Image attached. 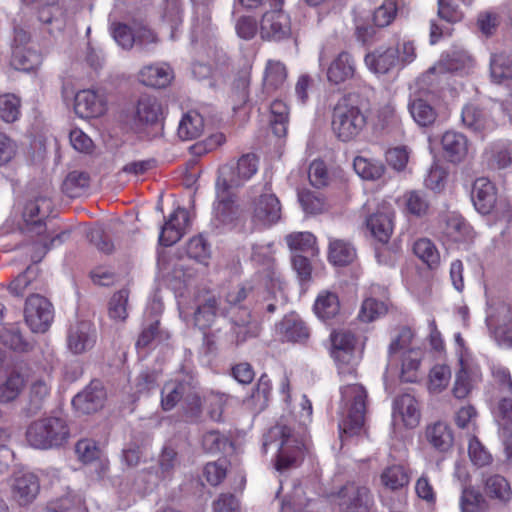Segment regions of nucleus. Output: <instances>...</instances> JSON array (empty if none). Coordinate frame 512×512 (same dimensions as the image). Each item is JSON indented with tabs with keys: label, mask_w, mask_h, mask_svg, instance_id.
Segmentation results:
<instances>
[{
	"label": "nucleus",
	"mask_w": 512,
	"mask_h": 512,
	"mask_svg": "<svg viewBox=\"0 0 512 512\" xmlns=\"http://www.w3.org/2000/svg\"><path fill=\"white\" fill-rule=\"evenodd\" d=\"M303 443L286 425L276 424L263 436V449H277L275 468L283 472L298 466L303 456Z\"/></svg>",
	"instance_id": "obj_1"
},
{
	"label": "nucleus",
	"mask_w": 512,
	"mask_h": 512,
	"mask_svg": "<svg viewBox=\"0 0 512 512\" xmlns=\"http://www.w3.org/2000/svg\"><path fill=\"white\" fill-rule=\"evenodd\" d=\"M341 392L340 433L353 436L360 433L364 426L366 413L367 391L361 384H347Z\"/></svg>",
	"instance_id": "obj_2"
},
{
	"label": "nucleus",
	"mask_w": 512,
	"mask_h": 512,
	"mask_svg": "<svg viewBox=\"0 0 512 512\" xmlns=\"http://www.w3.org/2000/svg\"><path fill=\"white\" fill-rule=\"evenodd\" d=\"M367 124V117L352 96L340 99L332 113L331 127L342 142H349L360 135Z\"/></svg>",
	"instance_id": "obj_3"
},
{
	"label": "nucleus",
	"mask_w": 512,
	"mask_h": 512,
	"mask_svg": "<svg viewBox=\"0 0 512 512\" xmlns=\"http://www.w3.org/2000/svg\"><path fill=\"white\" fill-rule=\"evenodd\" d=\"M70 438L67 421L61 417H43L30 423L26 440L36 449L47 450L64 445Z\"/></svg>",
	"instance_id": "obj_4"
},
{
	"label": "nucleus",
	"mask_w": 512,
	"mask_h": 512,
	"mask_svg": "<svg viewBox=\"0 0 512 512\" xmlns=\"http://www.w3.org/2000/svg\"><path fill=\"white\" fill-rule=\"evenodd\" d=\"M331 356L336 362L338 373L343 378H355L357 359L355 356L356 339L348 330H334L330 334Z\"/></svg>",
	"instance_id": "obj_5"
},
{
	"label": "nucleus",
	"mask_w": 512,
	"mask_h": 512,
	"mask_svg": "<svg viewBox=\"0 0 512 512\" xmlns=\"http://www.w3.org/2000/svg\"><path fill=\"white\" fill-rule=\"evenodd\" d=\"M258 170V158L253 153L242 155L236 164L228 163L219 167L216 181L233 189L241 187Z\"/></svg>",
	"instance_id": "obj_6"
},
{
	"label": "nucleus",
	"mask_w": 512,
	"mask_h": 512,
	"mask_svg": "<svg viewBox=\"0 0 512 512\" xmlns=\"http://www.w3.org/2000/svg\"><path fill=\"white\" fill-rule=\"evenodd\" d=\"M340 512H370L374 505L371 490L357 482H348L336 495Z\"/></svg>",
	"instance_id": "obj_7"
},
{
	"label": "nucleus",
	"mask_w": 512,
	"mask_h": 512,
	"mask_svg": "<svg viewBox=\"0 0 512 512\" xmlns=\"http://www.w3.org/2000/svg\"><path fill=\"white\" fill-rule=\"evenodd\" d=\"M24 316L33 332L44 333L53 321V306L45 297L31 295L26 300Z\"/></svg>",
	"instance_id": "obj_8"
},
{
	"label": "nucleus",
	"mask_w": 512,
	"mask_h": 512,
	"mask_svg": "<svg viewBox=\"0 0 512 512\" xmlns=\"http://www.w3.org/2000/svg\"><path fill=\"white\" fill-rule=\"evenodd\" d=\"M260 36L266 41H282L291 36L289 16L280 8L264 13L260 22Z\"/></svg>",
	"instance_id": "obj_9"
},
{
	"label": "nucleus",
	"mask_w": 512,
	"mask_h": 512,
	"mask_svg": "<svg viewBox=\"0 0 512 512\" xmlns=\"http://www.w3.org/2000/svg\"><path fill=\"white\" fill-rule=\"evenodd\" d=\"M52 210L53 202L47 195H39L34 200H30L23 213L27 232L38 236L44 234L46 227L43 220L51 214Z\"/></svg>",
	"instance_id": "obj_10"
},
{
	"label": "nucleus",
	"mask_w": 512,
	"mask_h": 512,
	"mask_svg": "<svg viewBox=\"0 0 512 512\" xmlns=\"http://www.w3.org/2000/svg\"><path fill=\"white\" fill-rule=\"evenodd\" d=\"M163 112L157 98L150 95H142L135 106L133 123L137 131L147 127H160Z\"/></svg>",
	"instance_id": "obj_11"
},
{
	"label": "nucleus",
	"mask_w": 512,
	"mask_h": 512,
	"mask_svg": "<svg viewBox=\"0 0 512 512\" xmlns=\"http://www.w3.org/2000/svg\"><path fill=\"white\" fill-rule=\"evenodd\" d=\"M269 190V189H266ZM281 218V203L271 192H264L252 203V220L263 226H271Z\"/></svg>",
	"instance_id": "obj_12"
},
{
	"label": "nucleus",
	"mask_w": 512,
	"mask_h": 512,
	"mask_svg": "<svg viewBox=\"0 0 512 512\" xmlns=\"http://www.w3.org/2000/svg\"><path fill=\"white\" fill-rule=\"evenodd\" d=\"M233 188L215 182L216 201L213 207L214 217L221 224H231L239 217V206Z\"/></svg>",
	"instance_id": "obj_13"
},
{
	"label": "nucleus",
	"mask_w": 512,
	"mask_h": 512,
	"mask_svg": "<svg viewBox=\"0 0 512 512\" xmlns=\"http://www.w3.org/2000/svg\"><path fill=\"white\" fill-rule=\"evenodd\" d=\"M106 400V391L99 380H93L81 392L74 396L73 407L82 414H91L100 410Z\"/></svg>",
	"instance_id": "obj_14"
},
{
	"label": "nucleus",
	"mask_w": 512,
	"mask_h": 512,
	"mask_svg": "<svg viewBox=\"0 0 512 512\" xmlns=\"http://www.w3.org/2000/svg\"><path fill=\"white\" fill-rule=\"evenodd\" d=\"M408 110L413 120L421 127L432 125L438 113L433 103V95L428 91H423L411 96L408 103Z\"/></svg>",
	"instance_id": "obj_15"
},
{
	"label": "nucleus",
	"mask_w": 512,
	"mask_h": 512,
	"mask_svg": "<svg viewBox=\"0 0 512 512\" xmlns=\"http://www.w3.org/2000/svg\"><path fill=\"white\" fill-rule=\"evenodd\" d=\"M189 223L188 211L178 207L161 227L159 244L169 247L177 243L185 234Z\"/></svg>",
	"instance_id": "obj_16"
},
{
	"label": "nucleus",
	"mask_w": 512,
	"mask_h": 512,
	"mask_svg": "<svg viewBox=\"0 0 512 512\" xmlns=\"http://www.w3.org/2000/svg\"><path fill=\"white\" fill-rule=\"evenodd\" d=\"M231 324V341L236 345L242 344L250 338L258 336L260 328L256 321L252 320L247 309H239L236 312H228Z\"/></svg>",
	"instance_id": "obj_17"
},
{
	"label": "nucleus",
	"mask_w": 512,
	"mask_h": 512,
	"mask_svg": "<svg viewBox=\"0 0 512 512\" xmlns=\"http://www.w3.org/2000/svg\"><path fill=\"white\" fill-rule=\"evenodd\" d=\"M494 416L499 426L506 458L512 462V398L503 397L498 402Z\"/></svg>",
	"instance_id": "obj_18"
},
{
	"label": "nucleus",
	"mask_w": 512,
	"mask_h": 512,
	"mask_svg": "<svg viewBox=\"0 0 512 512\" xmlns=\"http://www.w3.org/2000/svg\"><path fill=\"white\" fill-rule=\"evenodd\" d=\"M97 338L96 329L89 321H80L71 326L67 343L69 350L74 354H81L91 349Z\"/></svg>",
	"instance_id": "obj_19"
},
{
	"label": "nucleus",
	"mask_w": 512,
	"mask_h": 512,
	"mask_svg": "<svg viewBox=\"0 0 512 512\" xmlns=\"http://www.w3.org/2000/svg\"><path fill=\"white\" fill-rule=\"evenodd\" d=\"M512 323V304L503 295L487 292L486 324L489 329Z\"/></svg>",
	"instance_id": "obj_20"
},
{
	"label": "nucleus",
	"mask_w": 512,
	"mask_h": 512,
	"mask_svg": "<svg viewBox=\"0 0 512 512\" xmlns=\"http://www.w3.org/2000/svg\"><path fill=\"white\" fill-rule=\"evenodd\" d=\"M39 490L38 478L32 473H27L15 477L11 485V496L19 506L25 507L36 499Z\"/></svg>",
	"instance_id": "obj_21"
},
{
	"label": "nucleus",
	"mask_w": 512,
	"mask_h": 512,
	"mask_svg": "<svg viewBox=\"0 0 512 512\" xmlns=\"http://www.w3.org/2000/svg\"><path fill=\"white\" fill-rule=\"evenodd\" d=\"M471 199L479 213L489 214L496 203V189L493 183L485 177L476 179L472 187Z\"/></svg>",
	"instance_id": "obj_22"
},
{
	"label": "nucleus",
	"mask_w": 512,
	"mask_h": 512,
	"mask_svg": "<svg viewBox=\"0 0 512 512\" xmlns=\"http://www.w3.org/2000/svg\"><path fill=\"white\" fill-rule=\"evenodd\" d=\"M74 110L81 118H95L104 113L105 105L102 98L93 90L86 89L75 95Z\"/></svg>",
	"instance_id": "obj_23"
},
{
	"label": "nucleus",
	"mask_w": 512,
	"mask_h": 512,
	"mask_svg": "<svg viewBox=\"0 0 512 512\" xmlns=\"http://www.w3.org/2000/svg\"><path fill=\"white\" fill-rule=\"evenodd\" d=\"M219 308L218 298L212 293L197 297V307L193 315L194 325L205 330L214 323Z\"/></svg>",
	"instance_id": "obj_24"
},
{
	"label": "nucleus",
	"mask_w": 512,
	"mask_h": 512,
	"mask_svg": "<svg viewBox=\"0 0 512 512\" xmlns=\"http://www.w3.org/2000/svg\"><path fill=\"white\" fill-rule=\"evenodd\" d=\"M37 18L42 29L49 34L61 32L66 25V11L57 3H49L38 9Z\"/></svg>",
	"instance_id": "obj_25"
},
{
	"label": "nucleus",
	"mask_w": 512,
	"mask_h": 512,
	"mask_svg": "<svg viewBox=\"0 0 512 512\" xmlns=\"http://www.w3.org/2000/svg\"><path fill=\"white\" fill-rule=\"evenodd\" d=\"M192 376L181 380L166 382L161 390V406L164 411H170L184 400L185 395L193 381Z\"/></svg>",
	"instance_id": "obj_26"
},
{
	"label": "nucleus",
	"mask_w": 512,
	"mask_h": 512,
	"mask_svg": "<svg viewBox=\"0 0 512 512\" xmlns=\"http://www.w3.org/2000/svg\"><path fill=\"white\" fill-rule=\"evenodd\" d=\"M366 225L374 238L379 242L386 243L393 231L391 211L385 207L377 210L375 213L367 216Z\"/></svg>",
	"instance_id": "obj_27"
},
{
	"label": "nucleus",
	"mask_w": 512,
	"mask_h": 512,
	"mask_svg": "<svg viewBox=\"0 0 512 512\" xmlns=\"http://www.w3.org/2000/svg\"><path fill=\"white\" fill-rule=\"evenodd\" d=\"M173 77V70L166 63L148 65L139 72L140 82L154 88H165Z\"/></svg>",
	"instance_id": "obj_28"
},
{
	"label": "nucleus",
	"mask_w": 512,
	"mask_h": 512,
	"mask_svg": "<svg viewBox=\"0 0 512 512\" xmlns=\"http://www.w3.org/2000/svg\"><path fill=\"white\" fill-rule=\"evenodd\" d=\"M442 149L449 161L461 162L468 153V140L465 135L456 131H447L441 139Z\"/></svg>",
	"instance_id": "obj_29"
},
{
	"label": "nucleus",
	"mask_w": 512,
	"mask_h": 512,
	"mask_svg": "<svg viewBox=\"0 0 512 512\" xmlns=\"http://www.w3.org/2000/svg\"><path fill=\"white\" fill-rule=\"evenodd\" d=\"M398 52L392 47L375 50L365 56V64L374 73L386 74L399 62Z\"/></svg>",
	"instance_id": "obj_30"
},
{
	"label": "nucleus",
	"mask_w": 512,
	"mask_h": 512,
	"mask_svg": "<svg viewBox=\"0 0 512 512\" xmlns=\"http://www.w3.org/2000/svg\"><path fill=\"white\" fill-rule=\"evenodd\" d=\"M393 416L394 418L399 417L406 427L417 426L420 413L415 398L410 394L397 397L393 403Z\"/></svg>",
	"instance_id": "obj_31"
},
{
	"label": "nucleus",
	"mask_w": 512,
	"mask_h": 512,
	"mask_svg": "<svg viewBox=\"0 0 512 512\" xmlns=\"http://www.w3.org/2000/svg\"><path fill=\"white\" fill-rule=\"evenodd\" d=\"M51 386L44 378L34 379L28 389V403L25 408L27 416L37 414L50 396Z\"/></svg>",
	"instance_id": "obj_32"
},
{
	"label": "nucleus",
	"mask_w": 512,
	"mask_h": 512,
	"mask_svg": "<svg viewBox=\"0 0 512 512\" xmlns=\"http://www.w3.org/2000/svg\"><path fill=\"white\" fill-rule=\"evenodd\" d=\"M204 406V396L200 395L198 381L193 379L182 402L183 415L189 421L198 423L202 419Z\"/></svg>",
	"instance_id": "obj_33"
},
{
	"label": "nucleus",
	"mask_w": 512,
	"mask_h": 512,
	"mask_svg": "<svg viewBox=\"0 0 512 512\" xmlns=\"http://www.w3.org/2000/svg\"><path fill=\"white\" fill-rule=\"evenodd\" d=\"M485 494L492 499L507 503L512 498V490L508 481L499 474H482Z\"/></svg>",
	"instance_id": "obj_34"
},
{
	"label": "nucleus",
	"mask_w": 512,
	"mask_h": 512,
	"mask_svg": "<svg viewBox=\"0 0 512 512\" xmlns=\"http://www.w3.org/2000/svg\"><path fill=\"white\" fill-rule=\"evenodd\" d=\"M355 73V62L347 52H341L330 64L327 78L333 84H340L351 79Z\"/></svg>",
	"instance_id": "obj_35"
},
{
	"label": "nucleus",
	"mask_w": 512,
	"mask_h": 512,
	"mask_svg": "<svg viewBox=\"0 0 512 512\" xmlns=\"http://www.w3.org/2000/svg\"><path fill=\"white\" fill-rule=\"evenodd\" d=\"M443 234L455 243H466L473 239L472 227L460 215H450L445 221Z\"/></svg>",
	"instance_id": "obj_36"
},
{
	"label": "nucleus",
	"mask_w": 512,
	"mask_h": 512,
	"mask_svg": "<svg viewBox=\"0 0 512 512\" xmlns=\"http://www.w3.org/2000/svg\"><path fill=\"white\" fill-rule=\"evenodd\" d=\"M428 443L440 452H445L452 447L453 434L451 428L444 422H436L428 425L425 431Z\"/></svg>",
	"instance_id": "obj_37"
},
{
	"label": "nucleus",
	"mask_w": 512,
	"mask_h": 512,
	"mask_svg": "<svg viewBox=\"0 0 512 512\" xmlns=\"http://www.w3.org/2000/svg\"><path fill=\"white\" fill-rule=\"evenodd\" d=\"M42 63V55L31 48L13 47L11 65L19 71L30 72Z\"/></svg>",
	"instance_id": "obj_38"
},
{
	"label": "nucleus",
	"mask_w": 512,
	"mask_h": 512,
	"mask_svg": "<svg viewBox=\"0 0 512 512\" xmlns=\"http://www.w3.org/2000/svg\"><path fill=\"white\" fill-rule=\"evenodd\" d=\"M204 130V120L200 113L191 110L185 113L178 125V136L184 141L198 138Z\"/></svg>",
	"instance_id": "obj_39"
},
{
	"label": "nucleus",
	"mask_w": 512,
	"mask_h": 512,
	"mask_svg": "<svg viewBox=\"0 0 512 512\" xmlns=\"http://www.w3.org/2000/svg\"><path fill=\"white\" fill-rule=\"evenodd\" d=\"M356 250L351 243L333 239L329 243L328 260L335 266H346L353 262Z\"/></svg>",
	"instance_id": "obj_40"
},
{
	"label": "nucleus",
	"mask_w": 512,
	"mask_h": 512,
	"mask_svg": "<svg viewBox=\"0 0 512 512\" xmlns=\"http://www.w3.org/2000/svg\"><path fill=\"white\" fill-rule=\"evenodd\" d=\"M287 78L286 66L278 60H269L266 65L263 86L267 93L280 89Z\"/></svg>",
	"instance_id": "obj_41"
},
{
	"label": "nucleus",
	"mask_w": 512,
	"mask_h": 512,
	"mask_svg": "<svg viewBox=\"0 0 512 512\" xmlns=\"http://www.w3.org/2000/svg\"><path fill=\"white\" fill-rule=\"evenodd\" d=\"M26 383L24 375L13 370L0 385V402L10 403L18 398Z\"/></svg>",
	"instance_id": "obj_42"
},
{
	"label": "nucleus",
	"mask_w": 512,
	"mask_h": 512,
	"mask_svg": "<svg viewBox=\"0 0 512 512\" xmlns=\"http://www.w3.org/2000/svg\"><path fill=\"white\" fill-rule=\"evenodd\" d=\"M340 310V303L338 296L331 292H322L318 295L315 304L314 311L316 315L323 321L334 318Z\"/></svg>",
	"instance_id": "obj_43"
},
{
	"label": "nucleus",
	"mask_w": 512,
	"mask_h": 512,
	"mask_svg": "<svg viewBox=\"0 0 512 512\" xmlns=\"http://www.w3.org/2000/svg\"><path fill=\"white\" fill-rule=\"evenodd\" d=\"M353 167L355 172L364 180H378L385 172V166L381 161L362 156L354 158Z\"/></svg>",
	"instance_id": "obj_44"
},
{
	"label": "nucleus",
	"mask_w": 512,
	"mask_h": 512,
	"mask_svg": "<svg viewBox=\"0 0 512 512\" xmlns=\"http://www.w3.org/2000/svg\"><path fill=\"white\" fill-rule=\"evenodd\" d=\"M280 329L283 338L291 342H300L306 340L309 336L308 328L304 322L294 315L285 317L280 323Z\"/></svg>",
	"instance_id": "obj_45"
},
{
	"label": "nucleus",
	"mask_w": 512,
	"mask_h": 512,
	"mask_svg": "<svg viewBox=\"0 0 512 512\" xmlns=\"http://www.w3.org/2000/svg\"><path fill=\"white\" fill-rule=\"evenodd\" d=\"M490 72L494 82L512 78V58L505 52H496L490 58Z\"/></svg>",
	"instance_id": "obj_46"
},
{
	"label": "nucleus",
	"mask_w": 512,
	"mask_h": 512,
	"mask_svg": "<svg viewBox=\"0 0 512 512\" xmlns=\"http://www.w3.org/2000/svg\"><path fill=\"white\" fill-rule=\"evenodd\" d=\"M161 16L163 22L171 29V39H174L175 32L183 22V7L181 0H164Z\"/></svg>",
	"instance_id": "obj_47"
},
{
	"label": "nucleus",
	"mask_w": 512,
	"mask_h": 512,
	"mask_svg": "<svg viewBox=\"0 0 512 512\" xmlns=\"http://www.w3.org/2000/svg\"><path fill=\"white\" fill-rule=\"evenodd\" d=\"M461 512H487L488 503L473 486H466L460 497Z\"/></svg>",
	"instance_id": "obj_48"
},
{
	"label": "nucleus",
	"mask_w": 512,
	"mask_h": 512,
	"mask_svg": "<svg viewBox=\"0 0 512 512\" xmlns=\"http://www.w3.org/2000/svg\"><path fill=\"white\" fill-rule=\"evenodd\" d=\"M289 249L294 254H315L316 238L310 232H294L285 237Z\"/></svg>",
	"instance_id": "obj_49"
},
{
	"label": "nucleus",
	"mask_w": 512,
	"mask_h": 512,
	"mask_svg": "<svg viewBox=\"0 0 512 512\" xmlns=\"http://www.w3.org/2000/svg\"><path fill=\"white\" fill-rule=\"evenodd\" d=\"M381 483L390 490H398L410 481L407 470L402 465H392L384 469L380 475Z\"/></svg>",
	"instance_id": "obj_50"
},
{
	"label": "nucleus",
	"mask_w": 512,
	"mask_h": 512,
	"mask_svg": "<svg viewBox=\"0 0 512 512\" xmlns=\"http://www.w3.org/2000/svg\"><path fill=\"white\" fill-rule=\"evenodd\" d=\"M470 61V57L464 52H452L446 54L437 65L427 71V75L436 72H454L464 68Z\"/></svg>",
	"instance_id": "obj_51"
},
{
	"label": "nucleus",
	"mask_w": 512,
	"mask_h": 512,
	"mask_svg": "<svg viewBox=\"0 0 512 512\" xmlns=\"http://www.w3.org/2000/svg\"><path fill=\"white\" fill-rule=\"evenodd\" d=\"M193 5V29L205 32L211 23V6L214 0H190Z\"/></svg>",
	"instance_id": "obj_52"
},
{
	"label": "nucleus",
	"mask_w": 512,
	"mask_h": 512,
	"mask_svg": "<svg viewBox=\"0 0 512 512\" xmlns=\"http://www.w3.org/2000/svg\"><path fill=\"white\" fill-rule=\"evenodd\" d=\"M90 176L84 171H72L70 172L62 184L63 192L71 197L75 198L81 195V193L89 186Z\"/></svg>",
	"instance_id": "obj_53"
},
{
	"label": "nucleus",
	"mask_w": 512,
	"mask_h": 512,
	"mask_svg": "<svg viewBox=\"0 0 512 512\" xmlns=\"http://www.w3.org/2000/svg\"><path fill=\"white\" fill-rule=\"evenodd\" d=\"M422 352L419 349H408L402 358L401 380L412 383L417 380V370L420 366Z\"/></svg>",
	"instance_id": "obj_54"
},
{
	"label": "nucleus",
	"mask_w": 512,
	"mask_h": 512,
	"mask_svg": "<svg viewBox=\"0 0 512 512\" xmlns=\"http://www.w3.org/2000/svg\"><path fill=\"white\" fill-rule=\"evenodd\" d=\"M512 164V142L495 143L490 150L489 165L495 169H504Z\"/></svg>",
	"instance_id": "obj_55"
},
{
	"label": "nucleus",
	"mask_w": 512,
	"mask_h": 512,
	"mask_svg": "<svg viewBox=\"0 0 512 512\" xmlns=\"http://www.w3.org/2000/svg\"><path fill=\"white\" fill-rule=\"evenodd\" d=\"M413 251L428 267L435 268L439 264V252L434 243L429 239L422 238L417 240L413 245Z\"/></svg>",
	"instance_id": "obj_56"
},
{
	"label": "nucleus",
	"mask_w": 512,
	"mask_h": 512,
	"mask_svg": "<svg viewBox=\"0 0 512 512\" xmlns=\"http://www.w3.org/2000/svg\"><path fill=\"white\" fill-rule=\"evenodd\" d=\"M271 394V383L266 374H263L251 395V405L257 412L263 411L269 403Z\"/></svg>",
	"instance_id": "obj_57"
},
{
	"label": "nucleus",
	"mask_w": 512,
	"mask_h": 512,
	"mask_svg": "<svg viewBox=\"0 0 512 512\" xmlns=\"http://www.w3.org/2000/svg\"><path fill=\"white\" fill-rule=\"evenodd\" d=\"M128 298L129 291L127 289H121L113 294L108 304V314L112 320L121 322L126 320Z\"/></svg>",
	"instance_id": "obj_58"
},
{
	"label": "nucleus",
	"mask_w": 512,
	"mask_h": 512,
	"mask_svg": "<svg viewBox=\"0 0 512 512\" xmlns=\"http://www.w3.org/2000/svg\"><path fill=\"white\" fill-rule=\"evenodd\" d=\"M69 236V233L64 231L61 232L53 237L49 236H43V234L40 236V240L36 241L33 244V253L31 255V260L33 263L40 262L46 253L55 246L56 243L62 244Z\"/></svg>",
	"instance_id": "obj_59"
},
{
	"label": "nucleus",
	"mask_w": 512,
	"mask_h": 512,
	"mask_svg": "<svg viewBox=\"0 0 512 512\" xmlns=\"http://www.w3.org/2000/svg\"><path fill=\"white\" fill-rule=\"evenodd\" d=\"M387 312V302L378 301L375 298H367L362 303L358 317L362 322L369 323L385 315Z\"/></svg>",
	"instance_id": "obj_60"
},
{
	"label": "nucleus",
	"mask_w": 512,
	"mask_h": 512,
	"mask_svg": "<svg viewBox=\"0 0 512 512\" xmlns=\"http://www.w3.org/2000/svg\"><path fill=\"white\" fill-rule=\"evenodd\" d=\"M0 341L3 345L17 352H27L31 349L30 343L24 340L17 327L3 328L0 331Z\"/></svg>",
	"instance_id": "obj_61"
},
{
	"label": "nucleus",
	"mask_w": 512,
	"mask_h": 512,
	"mask_svg": "<svg viewBox=\"0 0 512 512\" xmlns=\"http://www.w3.org/2000/svg\"><path fill=\"white\" fill-rule=\"evenodd\" d=\"M227 402V396L222 393L210 392L204 396L205 408L208 417L214 422L223 421V411Z\"/></svg>",
	"instance_id": "obj_62"
},
{
	"label": "nucleus",
	"mask_w": 512,
	"mask_h": 512,
	"mask_svg": "<svg viewBox=\"0 0 512 512\" xmlns=\"http://www.w3.org/2000/svg\"><path fill=\"white\" fill-rule=\"evenodd\" d=\"M83 505L84 501L81 496L68 494L51 502L46 512H81Z\"/></svg>",
	"instance_id": "obj_63"
},
{
	"label": "nucleus",
	"mask_w": 512,
	"mask_h": 512,
	"mask_svg": "<svg viewBox=\"0 0 512 512\" xmlns=\"http://www.w3.org/2000/svg\"><path fill=\"white\" fill-rule=\"evenodd\" d=\"M20 99L14 94H4L0 96V118L12 123L16 121L20 115Z\"/></svg>",
	"instance_id": "obj_64"
}]
</instances>
